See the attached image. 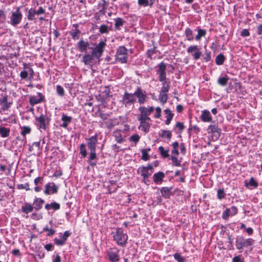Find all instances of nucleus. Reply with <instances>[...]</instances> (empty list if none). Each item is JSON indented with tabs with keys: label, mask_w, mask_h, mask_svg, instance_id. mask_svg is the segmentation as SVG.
<instances>
[{
	"label": "nucleus",
	"mask_w": 262,
	"mask_h": 262,
	"mask_svg": "<svg viewBox=\"0 0 262 262\" xmlns=\"http://www.w3.org/2000/svg\"><path fill=\"white\" fill-rule=\"evenodd\" d=\"M87 141V146L88 148L91 150H96V145L98 142L97 135L95 134L89 138H86Z\"/></svg>",
	"instance_id": "13"
},
{
	"label": "nucleus",
	"mask_w": 262,
	"mask_h": 262,
	"mask_svg": "<svg viewBox=\"0 0 262 262\" xmlns=\"http://www.w3.org/2000/svg\"><path fill=\"white\" fill-rule=\"evenodd\" d=\"M226 196V193L224 189H219L217 191V198L219 200H221Z\"/></svg>",
	"instance_id": "42"
},
{
	"label": "nucleus",
	"mask_w": 262,
	"mask_h": 262,
	"mask_svg": "<svg viewBox=\"0 0 262 262\" xmlns=\"http://www.w3.org/2000/svg\"><path fill=\"white\" fill-rule=\"evenodd\" d=\"M171 188L164 187H162L161 189V193L162 194V196L165 199H168L170 197V191Z\"/></svg>",
	"instance_id": "29"
},
{
	"label": "nucleus",
	"mask_w": 262,
	"mask_h": 262,
	"mask_svg": "<svg viewBox=\"0 0 262 262\" xmlns=\"http://www.w3.org/2000/svg\"><path fill=\"white\" fill-rule=\"evenodd\" d=\"M96 114H98V116L100 117L103 121L107 120L109 116L108 114L103 113L100 110H98Z\"/></svg>",
	"instance_id": "48"
},
{
	"label": "nucleus",
	"mask_w": 262,
	"mask_h": 262,
	"mask_svg": "<svg viewBox=\"0 0 262 262\" xmlns=\"http://www.w3.org/2000/svg\"><path fill=\"white\" fill-rule=\"evenodd\" d=\"M8 96L5 95L2 98H0V105L2 106V109L4 111H6L10 107L12 102H8Z\"/></svg>",
	"instance_id": "18"
},
{
	"label": "nucleus",
	"mask_w": 262,
	"mask_h": 262,
	"mask_svg": "<svg viewBox=\"0 0 262 262\" xmlns=\"http://www.w3.org/2000/svg\"><path fill=\"white\" fill-rule=\"evenodd\" d=\"M106 46V40H102L96 47L91 48L90 49H92L91 53H86L82 57V62L85 65H90L95 59L99 60Z\"/></svg>",
	"instance_id": "1"
},
{
	"label": "nucleus",
	"mask_w": 262,
	"mask_h": 262,
	"mask_svg": "<svg viewBox=\"0 0 262 262\" xmlns=\"http://www.w3.org/2000/svg\"><path fill=\"white\" fill-rule=\"evenodd\" d=\"M229 209V212L230 213V215L233 216L237 213L238 209L235 206H232L230 208H228Z\"/></svg>",
	"instance_id": "57"
},
{
	"label": "nucleus",
	"mask_w": 262,
	"mask_h": 262,
	"mask_svg": "<svg viewBox=\"0 0 262 262\" xmlns=\"http://www.w3.org/2000/svg\"><path fill=\"white\" fill-rule=\"evenodd\" d=\"M168 99V96L167 93H164L162 92H160V94L159 95V100L160 101L164 104L166 102Z\"/></svg>",
	"instance_id": "41"
},
{
	"label": "nucleus",
	"mask_w": 262,
	"mask_h": 262,
	"mask_svg": "<svg viewBox=\"0 0 262 262\" xmlns=\"http://www.w3.org/2000/svg\"><path fill=\"white\" fill-rule=\"evenodd\" d=\"M17 188L18 189H25L27 191L30 190V188L29 187V183H27L25 184H19L17 185Z\"/></svg>",
	"instance_id": "56"
},
{
	"label": "nucleus",
	"mask_w": 262,
	"mask_h": 262,
	"mask_svg": "<svg viewBox=\"0 0 262 262\" xmlns=\"http://www.w3.org/2000/svg\"><path fill=\"white\" fill-rule=\"evenodd\" d=\"M159 135L162 138H167L168 141L170 140L172 137L171 133L167 130H161Z\"/></svg>",
	"instance_id": "31"
},
{
	"label": "nucleus",
	"mask_w": 262,
	"mask_h": 262,
	"mask_svg": "<svg viewBox=\"0 0 262 262\" xmlns=\"http://www.w3.org/2000/svg\"><path fill=\"white\" fill-rule=\"evenodd\" d=\"M171 159L174 165L177 166L180 165V161L178 160L177 157L174 156H171Z\"/></svg>",
	"instance_id": "59"
},
{
	"label": "nucleus",
	"mask_w": 262,
	"mask_h": 262,
	"mask_svg": "<svg viewBox=\"0 0 262 262\" xmlns=\"http://www.w3.org/2000/svg\"><path fill=\"white\" fill-rule=\"evenodd\" d=\"M225 60L224 55L222 54H219L215 58V63L217 65H222Z\"/></svg>",
	"instance_id": "36"
},
{
	"label": "nucleus",
	"mask_w": 262,
	"mask_h": 262,
	"mask_svg": "<svg viewBox=\"0 0 262 262\" xmlns=\"http://www.w3.org/2000/svg\"><path fill=\"white\" fill-rule=\"evenodd\" d=\"M116 59L121 63H126L128 59L127 49L124 46L118 48L116 54Z\"/></svg>",
	"instance_id": "4"
},
{
	"label": "nucleus",
	"mask_w": 262,
	"mask_h": 262,
	"mask_svg": "<svg viewBox=\"0 0 262 262\" xmlns=\"http://www.w3.org/2000/svg\"><path fill=\"white\" fill-rule=\"evenodd\" d=\"M47 118L46 115L41 114L39 117L35 118L36 124L38 129L41 130L42 129L46 130V121Z\"/></svg>",
	"instance_id": "12"
},
{
	"label": "nucleus",
	"mask_w": 262,
	"mask_h": 262,
	"mask_svg": "<svg viewBox=\"0 0 262 262\" xmlns=\"http://www.w3.org/2000/svg\"><path fill=\"white\" fill-rule=\"evenodd\" d=\"M61 235V238L63 241L66 244V242L67 241L68 238L70 236L71 233L69 231H66L63 234L61 233H60Z\"/></svg>",
	"instance_id": "51"
},
{
	"label": "nucleus",
	"mask_w": 262,
	"mask_h": 262,
	"mask_svg": "<svg viewBox=\"0 0 262 262\" xmlns=\"http://www.w3.org/2000/svg\"><path fill=\"white\" fill-rule=\"evenodd\" d=\"M142 152V159L145 161H146L149 159V155L147 152V150L145 149H142L141 150Z\"/></svg>",
	"instance_id": "46"
},
{
	"label": "nucleus",
	"mask_w": 262,
	"mask_h": 262,
	"mask_svg": "<svg viewBox=\"0 0 262 262\" xmlns=\"http://www.w3.org/2000/svg\"><path fill=\"white\" fill-rule=\"evenodd\" d=\"M230 215L229 209L227 208L223 213L222 218L224 220H227L229 216Z\"/></svg>",
	"instance_id": "60"
},
{
	"label": "nucleus",
	"mask_w": 262,
	"mask_h": 262,
	"mask_svg": "<svg viewBox=\"0 0 262 262\" xmlns=\"http://www.w3.org/2000/svg\"><path fill=\"white\" fill-rule=\"evenodd\" d=\"M249 185H250L254 188H257L258 184L257 182H256L254 179V178L251 177L250 179L249 182L248 183L247 181L245 182V186L246 187H248Z\"/></svg>",
	"instance_id": "37"
},
{
	"label": "nucleus",
	"mask_w": 262,
	"mask_h": 262,
	"mask_svg": "<svg viewBox=\"0 0 262 262\" xmlns=\"http://www.w3.org/2000/svg\"><path fill=\"white\" fill-rule=\"evenodd\" d=\"M202 56L203 57V59L206 62L210 61L211 59L210 52H208V51H206L205 53Z\"/></svg>",
	"instance_id": "54"
},
{
	"label": "nucleus",
	"mask_w": 262,
	"mask_h": 262,
	"mask_svg": "<svg viewBox=\"0 0 262 262\" xmlns=\"http://www.w3.org/2000/svg\"><path fill=\"white\" fill-rule=\"evenodd\" d=\"M43 232H48V233L47 234L48 236H52L55 232V230L53 229H50L48 226H46L45 227L42 229Z\"/></svg>",
	"instance_id": "43"
},
{
	"label": "nucleus",
	"mask_w": 262,
	"mask_h": 262,
	"mask_svg": "<svg viewBox=\"0 0 262 262\" xmlns=\"http://www.w3.org/2000/svg\"><path fill=\"white\" fill-rule=\"evenodd\" d=\"M121 101L125 107H128L134 105L136 102V98H135L134 93H130L125 92Z\"/></svg>",
	"instance_id": "6"
},
{
	"label": "nucleus",
	"mask_w": 262,
	"mask_h": 262,
	"mask_svg": "<svg viewBox=\"0 0 262 262\" xmlns=\"http://www.w3.org/2000/svg\"><path fill=\"white\" fill-rule=\"evenodd\" d=\"M35 10L33 8H31L28 11V13L27 15V18L29 20H34L36 18L35 17L36 15Z\"/></svg>",
	"instance_id": "34"
},
{
	"label": "nucleus",
	"mask_w": 262,
	"mask_h": 262,
	"mask_svg": "<svg viewBox=\"0 0 262 262\" xmlns=\"http://www.w3.org/2000/svg\"><path fill=\"white\" fill-rule=\"evenodd\" d=\"M159 150L163 158H167L169 156L168 150H165L163 146H160Z\"/></svg>",
	"instance_id": "45"
},
{
	"label": "nucleus",
	"mask_w": 262,
	"mask_h": 262,
	"mask_svg": "<svg viewBox=\"0 0 262 262\" xmlns=\"http://www.w3.org/2000/svg\"><path fill=\"white\" fill-rule=\"evenodd\" d=\"M185 33L188 40H190L193 39L192 31L190 29H186Z\"/></svg>",
	"instance_id": "52"
},
{
	"label": "nucleus",
	"mask_w": 262,
	"mask_h": 262,
	"mask_svg": "<svg viewBox=\"0 0 262 262\" xmlns=\"http://www.w3.org/2000/svg\"><path fill=\"white\" fill-rule=\"evenodd\" d=\"M254 241L251 238L245 239L241 236H237L235 238V246L236 249L241 250L244 247L252 246Z\"/></svg>",
	"instance_id": "3"
},
{
	"label": "nucleus",
	"mask_w": 262,
	"mask_h": 262,
	"mask_svg": "<svg viewBox=\"0 0 262 262\" xmlns=\"http://www.w3.org/2000/svg\"><path fill=\"white\" fill-rule=\"evenodd\" d=\"M119 250L117 248H110L107 252L110 261L117 262L119 260Z\"/></svg>",
	"instance_id": "10"
},
{
	"label": "nucleus",
	"mask_w": 262,
	"mask_h": 262,
	"mask_svg": "<svg viewBox=\"0 0 262 262\" xmlns=\"http://www.w3.org/2000/svg\"><path fill=\"white\" fill-rule=\"evenodd\" d=\"M137 171L143 178H148L153 172V166L151 164H148L147 166H142L138 168Z\"/></svg>",
	"instance_id": "9"
},
{
	"label": "nucleus",
	"mask_w": 262,
	"mask_h": 262,
	"mask_svg": "<svg viewBox=\"0 0 262 262\" xmlns=\"http://www.w3.org/2000/svg\"><path fill=\"white\" fill-rule=\"evenodd\" d=\"M108 30V27L105 25H102L99 27V32L101 34L107 33Z\"/></svg>",
	"instance_id": "49"
},
{
	"label": "nucleus",
	"mask_w": 262,
	"mask_h": 262,
	"mask_svg": "<svg viewBox=\"0 0 262 262\" xmlns=\"http://www.w3.org/2000/svg\"><path fill=\"white\" fill-rule=\"evenodd\" d=\"M139 111L140 112V114L138 117L150 119L148 117L150 114L147 110V107H145V106H140L139 107Z\"/></svg>",
	"instance_id": "23"
},
{
	"label": "nucleus",
	"mask_w": 262,
	"mask_h": 262,
	"mask_svg": "<svg viewBox=\"0 0 262 262\" xmlns=\"http://www.w3.org/2000/svg\"><path fill=\"white\" fill-rule=\"evenodd\" d=\"M77 48L81 52H87V50L90 48V42L85 41L82 39L79 41L77 43Z\"/></svg>",
	"instance_id": "19"
},
{
	"label": "nucleus",
	"mask_w": 262,
	"mask_h": 262,
	"mask_svg": "<svg viewBox=\"0 0 262 262\" xmlns=\"http://www.w3.org/2000/svg\"><path fill=\"white\" fill-rule=\"evenodd\" d=\"M20 134L24 137V138H26V135L30 134L31 131V128L30 127L26 126L20 127Z\"/></svg>",
	"instance_id": "35"
},
{
	"label": "nucleus",
	"mask_w": 262,
	"mask_h": 262,
	"mask_svg": "<svg viewBox=\"0 0 262 262\" xmlns=\"http://www.w3.org/2000/svg\"><path fill=\"white\" fill-rule=\"evenodd\" d=\"M140 139V137L139 135H138L137 134H134V135H132L129 138V141L130 142H133L136 144L139 142Z\"/></svg>",
	"instance_id": "44"
},
{
	"label": "nucleus",
	"mask_w": 262,
	"mask_h": 262,
	"mask_svg": "<svg viewBox=\"0 0 262 262\" xmlns=\"http://www.w3.org/2000/svg\"><path fill=\"white\" fill-rule=\"evenodd\" d=\"M156 52L155 48H154L152 49H150L148 50L146 53L147 56L148 58H149L150 59H152V55L155 54Z\"/></svg>",
	"instance_id": "58"
},
{
	"label": "nucleus",
	"mask_w": 262,
	"mask_h": 262,
	"mask_svg": "<svg viewBox=\"0 0 262 262\" xmlns=\"http://www.w3.org/2000/svg\"><path fill=\"white\" fill-rule=\"evenodd\" d=\"M159 70L157 71V74L159 75V80L160 82L167 81L166 74V64L163 62L158 65Z\"/></svg>",
	"instance_id": "11"
},
{
	"label": "nucleus",
	"mask_w": 262,
	"mask_h": 262,
	"mask_svg": "<svg viewBox=\"0 0 262 262\" xmlns=\"http://www.w3.org/2000/svg\"><path fill=\"white\" fill-rule=\"evenodd\" d=\"M156 114L155 115V118H159L161 116V108L159 107H157L155 108Z\"/></svg>",
	"instance_id": "64"
},
{
	"label": "nucleus",
	"mask_w": 262,
	"mask_h": 262,
	"mask_svg": "<svg viewBox=\"0 0 262 262\" xmlns=\"http://www.w3.org/2000/svg\"><path fill=\"white\" fill-rule=\"evenodd\" d=\"M206 31L205 30L198 29V40L201 37L205 36Z\"/></svg>",
	"instance_id": "61"
},
{
	"label": "nucleus",
	"mask_w": 262,
	"mask_h": 262,
	"mask_svg": "<svg viewBox=\"0 0 262 262\" xmlns=\"http://www.w3.org/2000/svg\"><path fill=\"white\" fill-rule=\"evenodd\" d=\"M110 89L108 86H105L103 88V90L101 92V93L98 96L97 99L102 102H104L105 101L106 98L111 96L110 95Z\"/></svg>",
	"instance_id": "16"
},
{
	"label": "nucleus",
	"mask_w": 262,
	"mask_h": 262,
	"mask_svg": "<svg viewBox=\"0 0 262 262\" xmlns=\"http://www.w3.org/2000/svg\"><path fill=\"white\" fill-rule=\"evenodd\" d=\"M162 83V86L161 90V92L167 93L170 89V81L161 82Z\"/></svg>",
	"instance_id": "32"
},
{
	"label": "nucleus",
	"mask_w": 262,
	"mask_h": 262,
	"mask_svg": "<svg viewBox=\"0 0 262 262\" xmlns=\"http://www.w3.org/2000/svg\"><path fill=\"white\" fill-rule=\"evenodd\" d=\"M54 243L57 246H63L65 244L64 242L62 241V239H58L55 238L54 239Z\"/></svg>",
	"instance_id": "62"
},
{
	"label": "nucleus",
	"mask_w": 262,
	"mask_h": 262,
	"mask_svg": "<svg viewBox=\"0 0 262 262\" xmlns=\"http://www.w3.org/2000/svg\"><path fill=\"white\" fill-rule=\"evenodd\" d=\"M196 46H190L187 49V51L189 53H192L193 52H194L193 54V56L194 59H196Z\"/></svg>",
	"instance_id": "50"
},
{
	"label": "nucleus",
	"mask_w": 262,
	"mask_h": 262,
	"mask_svg": "<svg viewBox=\"0 0 262 262\" xmlns=\"http://www.w3.org/2000/svg\"><path fill=\"white\" fill-rule=\"evenodd\" d=\"M138 120L140 122L139 128L144 133H147L150 126L149 121L150 119L138 117Z\"/></svg>",
	"instance_id": "15"
},
{
	"label": "nucleus",
	"mask_w": 262,
	"mask_h": 262,
	"mask_svg": "<svg viewBox=\"0 0 262 262\" xmlns=\"http://www.w3.org/2000/svg\"><path fill=\"white\" fill-rule=\"evenodd\" d=\"M135 98L138 99V102L140 104L145 103L148 99L147 95L145 91L142 90L141 87L138 86L134 92Z\"/></svg>",
	"instance_id": "8"
},
{
	"label": "nucleus",
	"mask_w": 262,
	"mask_h": 262,
	"mask_svg": "<svg viewBox=\"0 0 262 262\" xmlns=\"http://www.w3.org/2000/svg\"><path fill=\"white\" fill-rule=\"evenodd\" d=\"M80 153L82 157L84 158L87 156V151L85 149V145L84 144H81L80 145Z\"/></svg>",
	"instance_id": "47"
},
{
	"label": "nucleus",
	"mask_w": 262,
	"mask_h": 262,
	"mask_svg": "<svg viewBox=\"0 0 262 262\" xmlns=\"http://www.w3.org/2000/svg\"><path fill=\"white\" fill-rule=\"evenodd\" d=\"M232 262H244V260L241 255H238L232 258Z\"/></svg>",
	"instance_id": "63"
},
{
	"label": "nucleus",
	"mask_w": 262,
	"mask_h": 262,
	"mask_svg": "<svg viewBox=\"0 0 262 262\" xmlns=\"http://www.w3.org/2000/svg\"><path fill=\"white\" fill-rule=\"evenodd\" d=\"M97 158L96 150H91L90 151V155L89 157L90 164L92 166H94L96 165V163L93 161L94 159H95Z\"/></svg>",
	"instance_id": "33"
},
{
	"label": "nucleus",
	"mask_w": 262,
	"mask_h": 262,
	"mask_svg": "<svg viewBox=\"0 0 262 262\" xmlns=\"http://www.w3.org/2000/svg\"><path fill=\"white\" fill-rule=\"evenodd\" d=\"M80 31L78 29H76L75 31L70 32V34L74 40L78 39L80 37Z\"/></svg>",
	"instance_id": "40"
},
{
	"label": "nucleus",
	"mask_w": 262,
	"mask_h": 262,
	"mask_svg": "<svg viewBox=\"0 0 262 262\" xmlns=\"http://www.w3.org/2000/svg\"><path fill=\"white\" fill-rule=\"evenodd\" d=\"M38 96H31L29 98V103L33 106L34 105L41 103L43 99V96L40 93H38Z\"/></svg>",
	"instance_id": "17"
},
{
	"label": "nucleus",
	"mask_w": 262,
	"mask_h": 262,
	"mask_svg": "<svg viewBox=\"0 0 262 262\" xmlns=\"http://www.w3.org/2000/svg\"><path fill=\"white\" fill-rule=\"evenodd\" d=\"M58 187L54 183H48L45 185L44 193L49 195L51 193H56L58 191Z\"/></svg>",
	"instance_id": "14"
},
{
	"label": "nucleus",
	"mask_w": 262,
	"mask_h": 262,
	"mask_svg": "<svg viewBox=\"0 0 262 262\" xmlns=\"http://www.w3.org/2000/svg\"><path fill=\"white\" fill-rule=\"evenodd\" d=\"M165 177V174L163 172L159 171L155 173L153 176V181L157 184H161Z\"/></svg>",
	"instance_id": "22"
},
{
	"label": "nucleus",
	"mask_w": 262,
	"mask_h": 262,
	"mask_svg": "<svg viewBox=\"0 0 262 262\" xmlns=\"http://www.w3.org/2000/svg\"><path fill=\"white\" fill-rule=\"evenodd\" d=\"M115 27L117 29H119L120 27H122L125 23V21L121 17L115 19Z\"/></svg>",
	"instance_id": "38"
},
{
	"label": "nucleus",
	"mask_w": 262,
	"mask_h": 262,
	"mask_svg": "<svg viewBox=\"0 0 262 262\" xmlns=\"http://www.w3.org/2000/svg\"><path fill=\"white\" fill-rule=\"evenodd\" d=\"M44 203V200L41 198H35L33 201V204L34 205V208L36 210H39L42 208V205Z\"/></svg>",
	"instance_id": "25"
},
{
	"label": "nucleus",
	"mask_w": 262,
	"mask_h": 262,
	"mask_svg": "<svg viewBox=\"0 0 262 262\" xmlns=\"http://www.w3.org/2000/svg\"><path fill=\"white\" fill-rule=\"evenodd\" d=\"M228 80L229 78L227 76L220 77L217 80V83L220 85L224 86L227 85Z\"/></svg>",
	"instance_id": "39"
},
{
	"label": "nucleus",
	"mask_w": 262,
	"mask_h": 262,
	"mask_svg": "<svg viewBox=\"0 0 262 262\" xmlns=\"http://www.w3.org/2000/svg\"><path fill=\"white\" fill-rule=\"evenodd\" d=\"M173 257L178 262H184V258L179 253H176L173 255Z\"/></svg>",
	"instance_id": "55"
},
{
	"label": "nucleus",
	"mask_w": 262,
	"mask_h": 262,
	"mask_svg": "<svg viewBox=\"0 0 262 262\" xmlns=\"http://www.w3.org/2000/svg\"><path fill=\"white\" fill-rule=\"evenodd\" d=\"M33 206L29 203H25V205L21 207V210L23 212L28 214L33 210Z\"/></svg>",
	"instance_id": "27"
},
{
	"label": "nucleus",
	"mask_w": 262,
	"mask_h": 262,
	"mask_svg": "<svg viewBox=\"0 0 262 262\" xmlns=\"http://www.w3.org/2000/svg\"><path fill=\"white\" fill-rule=\"evenodd\" d=\"M60 204L55 202H52L51 204H47L45 206V208L47 210H49L51 209H52L54 210H57L60 209Z\"/></svg>",
	"instance_id": "26"
},
{
	"label": "nucleus",
	"mask_w": 262,
	"mask_h": 262,
	"mask_svg": "<svg viewBox=\"0 0 262 262\" xmlns=\"http://www.w3.org/2000/svg\"><path fill=\"white\" fill-rule=\"evenodd\" d=\"M10 129L5 127H0V136L2 138H7L9 136Z\"/></svg>",
	"instance_id": "28"
},
{
	"label": "nucleus",
	"mask_w": 262,
	"mask_h": 262,
	"mask_svg": "<svg viewBox=\"0 0 262 262\" xmlns=\"http://www.w3.org/2000/svg\"><path fill=\"white\" fill-rule=\"evenodd\" d=\"M72 118L68 116L67 114L63 113L62 115L61 120L63 122L60 126L64 128H67L69 123L72 121Z\"/></svg>",
	"instance_id": "21"
},
{
	"label": "nucleus",
	"mask_w": 262,
	"mask_h": 262,
	"mask_svg": "<svg viewBox=\"0 0 262 262\" xmlns=\"http://www.w3.org/2000/svg\"><path fill=\"white\" fill-rule=\"evenodd\" d=\"M164 112L165 113V114L167 115L166 116V120L165 121V124L166 125H169L171 121V120L173 118V114H172L171 112V111L169 109H165L164 111Z\"/></svg>",
	"instance_id": "30"
},
{
	"label": "nucleus",
	"mask_w": 262,
	"mask_h": 262,
	"mask_svg": "<svg viewBox=\"0 0 262 262\" xmlns=\"http://www.w3.org/2000/svg\"><path fill=\"white\" fill-rule=\"evenodd\" d=\"M97 9L100 14L104 15L105 13L106 9V1L105 0H101L98 3Z\"/></svg>",
	"instance_id": "24"
},
{
	"label": "nucleus",
	"mask_w": 262,
	"mask_h": 262,
	"mask_svg": "<svg viewBox=\"0 0 262 262\" xmlns=\"http://www.w3.org/2000/svg\"><path fill=\"white\" fill-rule=\"evenodd\" d=\"M200 118L204 122H210L212 120L210 112L207 110H204L202 112V114Z\"/></svg>",
	"instance_id": "20"
},
{
	"label": "nucleus",
	"mask_w": 262,
	"mask_h": 262,
	"mask_svg": "<svg viewBox=\"0 0 262 262\" xmlns=\"http://www.w3.org/2000/svg\"><path fill=\"white\" fill-rule=\"evenodd\" d=\"M207 130L209 134H211L212 139L214 141L217 140L221 136L222 131L217 124L209 125Z\"/></svg>",
	"instance_id": "7"
},
{
	"label": "nucleus",
	"mask_w": 262,
	"mask_h": 262,
	"mask_svg": "<svg viewBox=\"0 0 262 262\" xmlns=\"http://www.w3.org/2000/svg\"><path fill=\"white\" fill-rule=\"evenodd\" d=\"M23 14L19 10V7H17L15 11L11 12L9 23L12 26L15 27L21 22Z\"/></svg>",
	"instance_id": "5"
},
{
	"label": "nucleus",
	"mask_w": 262,
	"mask_h": 262,
	"mask_svg": "<svg viewBox=\"0 0 262 262\" xmlns=\"http://www.w3.org/2000/svg\"><path fill=\"white\" fill-rule=\"evenodd\" d=\"M113 238L118 245L123 247L127 243L128 235L123 232L122 229L118 228L114 233Z\"/></svg>",
	"instance_id": "2"
},
{
	"label": "nucleus",
	"mask_w": 262,
	"mask_h": 262,
	"mask_svg": "<svg viewBox=\"0 0 262 262\" xmlns=\"http://www.w3.org/2000/svg\"><path fill=\"white\" fill-rule=\"evenodd\" d=\"M56 91H57V94L59 95H60V96L62 97L64 96V90L61 86H60L59 85H57L56 86Z\"/></svg>",
	"instance_id": "53"
}]
</instances>
